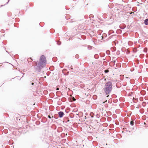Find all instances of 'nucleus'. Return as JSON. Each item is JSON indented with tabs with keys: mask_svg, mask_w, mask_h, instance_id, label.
Returning a JSON list of instances; mask_svg holds the SVG:
<instances>
[{
	"mask_svg": "<svg viewBox=\"0 0 148 148\" xmlns=\"http://www.w3.org/2000/svg\"><path fill=\"white\" fill-rule=\"evenodd\" d=\"M74 111H75V109H73L72 111V112H74Z\"/></svg>",
	"mask_w": 148,
	"mask_h": 148,
	"instance_id": "obj_46",
	"label": "nucleus"
},
{
	"mask_svg": "<svg viewBox=\"0 0 148 148\" xmlns=\"http://www.w3.org/2000/svg\"><path fill=\"white\" fill-rule=\"evenodd\" d=\"M75 116H76V117L77 118H78V117L80 118L82 116H80L78 114H75Z\"/></svg>",
	"mask_w": 148,
	"mask_h": 148,
	"instance_id": "obj_19",
	"label": "nucleus"
},
{
	"mask_svg": "<svg viewBox=\"0 0 148 148\" xmlns=\"http://www.w3.org/2000/svg\"><path fill=\"white\" fill-rule=\"evenodd\" d=\"M58 114L59 118H62L63 117L64 114L63 112L60 111L58 112Z\"/></svg>",
	"mask_w": 148,
	"mask_h": 148,
	"instance_id": "obj_5",
	"label": "nucleus"
},
{
	"mask_svg": "<svg viewBox=\"0 0 148 148\" xmlns=\"http://www.w3.org/2000/svg\"><path fill=\"white\" fill-rule=\"evenodd\" d=\"M9 1V0H8V1L7 2V3L6 4H5H5H7L8 3Z\"/></svg>",
	"mask_w": 148,
	"mask_h": 148,
	"instance_id": "obj_43",
	"label": "nucleus"
},
{
	"mask_svg": "<svg viewBox=\"0 0 148 148\" xmlns=\"http://www.w3.org/2000/svg\"><path fill=\"white\" fill-rule=\"evenodd\" d=\"M80 113H81L82 114H83L82 112H80Z\"/></svg>",
	"mask_w": 148,
	"mask_h": 148,
	"instance_id": "obj_52",
	"label": "nucleus"
},
{
	"mask_svg": "<svg viewBox=\"0 0 148 148\" xmlns=\"http://www.w3.org/2000/svg\"><path fill=\"white\" fill-rule=\"evenodd\" d=\"M103 116H105L107 117V116H108L107 115V113H106H106H104V114Z\"/></svg>",
	"mask_w": 148,
	"mask_h": 148,
	"instance_id": "obj_34",
	"label": "nucleus"
},
{
	"mask_svg": "<svg viewBox=\"0 0 148 148\" xmlns=\"http://www.w3.org/2000/svg\"><path fill=\"white\" fill-rule=\"evenodd\" d=\"M126 131L127 132H131V131H129L128 130H127Z\"/></svg>",
	"mask_w": 148,
	"mask_h": 148,
	"instance_id": "obj_40",
	"label": "nucleus"
},
{
	"mask_svg": "<svg viewBox=\"0 0 148 148\" xmlns=\"http://www.w3.org/2000/svg\"><path fill=\"white\" fill-rule=\"evenodd\" d=\"M79 56L78 55V54H76V55H75V58H77V59H78L79 58Z\"/></svg>",
	"mask_w": 148,
	"mask_h": 148,
	"instance_id": "obj_26",
	"label": "nucleus"
},
{
	"mask_svg": "<svg viewBox=\"0 0 148 148\" xmlns=\"http://www.w3.org/2000/svg\"><path fill=\"white\" fill-rule=\"evenodd\" d=\"M35 62L36 65L35 68L36 71L38 72H40L41 69L45 67L46 64V60L45 56L43 55H42L40 58L39 62Z\"/></svg>",
	"mask_w": 148,
	"mask_h": 148,
	"instance_id": "obj_1",
	"label": "nucleus"
},
{
	"mask_svg": "<svg viewBox=\"0 0 148 148\" xmlns=\"http://www.w3.org/2000/svg\"><path fill=\"white\" fill-rule=\"evenodd\" d=\"M130 124L132 126H133L134 125V121H131L130 122Z\"/></svg>",
	"mask_w": 148,
	"mask_h": 148,
	"instance_id": "obj_20",
	"label": "nucleus"
},
{
	"mask_svg": "<svg viewBox=\"0 0 148 148\" xmlns=\"http://www.w3.org/2000/svg\"><path fill=\"white\" fill-rule=\"evenodd\" d=\"M6 114L5 113H4V115H5V114Z\"/></svg>",
	"mask_w": 148,
	"mask_h": 148,
	"instance_id": "obj_60",
	"label": "nucleus"
},
{
	"mask_svg": "<svg viewBox=\"0 0 148 148\" xmlns=\"http://www.w3.org/2000/svg\"><path fill=\"white\" fill-rule=\"evenodd\" d=\"M49 114H50V115H51V116H52V115H53L52 113V112H50L49 113Z\"/></svg>",
	"mask_w": 148,
	"mask_h": 148,
	"instance_id": "obj_38",
	"label": "nucleus"
},
{
	"mask_svg": "<svg viewBox=\"0 0 148 148\" xmlns=\"http://www.w3.org/2000/svg\"><path fill=\"white\" fill-rule=\"evenodd\" d=\"M105 102H102V104H99V103H97L96 107L99 109L100 111H101V109L103 108H106L107 107V106H106L104 103Z\"/></svg>",
	"mask_w": 148,
	"mask_h": 148,
	"instance_id": "obj_3",
	"label": "nucleus"
},
{
	"mask_svg": "<svg viewBox=\"0 0 148 148\" xmlns=\"http://www.w3.org/2000/svg\"><path fill=\"white\" fill-rule=\"evenodd\" d=\"M32 85H34V83H32Z\"/></svg>",
	"mask_w": 148,
	"mask_h": 148,
	"instance_id": "obj_48",
	"label": "nucleus"
},
{
	"mask_svg": "<svg viewBox=\"0 0 148 148\" xmlns=\"http://www.w3.org/2000/svg\"><path fill=\"white\" fill-rule=\"evenodd\" d=\"M144 52H145L146 53L147 52V49L146 48H145L144 49Z\"/></svg>",
	"mask_w": 148,
	"mask_h": 148,
	"instance_id": "obj_33",
	"label": "nucleus"
},
{
	"mask_svg": "<svg viewBox=\"0 0 148 148\" xmlns=\"http://www.w3.org/2000/svg\"><path fill=\"white\" fill-rule=\"evenodd\" d=\"M8 116H9V115L8 114H7V116H5L6 117H8Z\"/></svg>",
	"mask_w": 148,
	"mask_h": 148,
	"instance_id": "obj_45",
	"label": "nucleus"
},
{
	"mask_svg": "<svg viewBox=\"0 0 148 148\" xmlns=\"http://www.w3.org/2000/svg\"><path fill=\"white\" fill-rule=\"evenodd\" d=\"M141 105L143 107H145L147 105V102H142Z\"/></svg>",
	"mask_w": 148,
	"mask_h": 148,
	"instance_id": "obj_14",
	"label": "nucleus"
},
{
	"mask_svg": "<svg viewBox=\"0 0 148 148\" xmlns=\"http://www.w3.org/2000/svg\"><path fill=\"white\" fill-rule=\"evenodd\" d=\"M84 118L85 119H86V118H87V117H86V116H84Z\"/></svg>",
	"mask_w": 148,
	"mask_h": 148,
	"instance_id": "obj_42",
	"label": "nucleus"
},
{
	"mask_svg": "<svg viewBox=\"0 0 148 148\" xmlns=\"http://www.w3.org/2000/svg\"><path fill=\"white\" fill-rule=\"evenodd\" d=\"M116 35H112L110 36L108 38V40H109L111 39L112 38H113L114 37V38H116Z\"/></svg>",
	"mask_w": 148,
	"mask_h": 148,
	"instance_id": "obj_11",
	"label": "nucleus"
},
{
	"mask_svg": "<svg viewBox=\"0 0 148 148\" xmlns=\"http://www.w3.org/2000/svg\"><path fill=\"white\" fill-rule=\"evenodd\" d=\"M144 124H145V123H144Z\"/></svg>",
	"mask_w": 148,
	"mask_h": 148,
	"instance_id": "obj_61",
	"label": "nucleus"
},
{
	"mask_svg": "<svg viewBox=\"0 0 148 148\" xmlns=\"http://www.w3.org/2000/svg\"><path fill=\"white\" fill-rule=\"evenodd\" d=\"M109 70L108 69L104 71V72L105 73H107L109 72Z\"/></svg>",
	"mask_w": 148,
	"mask_h": 148,
	"instance_id": "obj_27",
	"label": "nucleus"
},
{
	"mask_svg": "<svg viewBox=\"0 0 148 148\" xmlns=\"http://www.w3.org/2000/svg\"><path fill=\"white\" fill-rule=\"evenodd\" d=\"M120 111L119 109H117L115 111V112L116 114H119L120 113Z\"/></svg>",
	"mask_w": 148,
	"mask_h": 148,
	"instance_id": "obj_17",
	"label": "nucleus"
},
{
	"mask_svg": "<svg viewBox=\"0 0 148 148\" xmlns=\"http://www.w3.org/2000/svg\"><path fill=\"white\" fill-rule=\"evenodd\" d=\"M63 64V63H60V67H62V65Z\"/></svg>",
	"mask_w": 148,
	"mask_h": 148,
	"instance_id": "obj_31",
	"label": "nucleus"
},
{
	"mask_svg": "<svg viewBox=\"0 0 148 148\" xmlns=\"http://www.w3.org/2000/svg\"><path fill=\"white\" fill-rule=\"evenodd\" d=\"M112 87V82L108 81L105 83L104 90L106 95L109 94L111 92Z\"/></svg>",
	"mask_w": 148,
	"mask_h": 148,
	"instance_id": "obj_2",
	"label": "nucleus"
},
{
	"mask_svg": "<svg viewBox=\"0 0 148 148\" xmlns=\"http://www.w3.org/2000/svg\"><path fill=\"white\" fill-rule=\"evenodd\" d=\"M86 104H87L88 103H87V102H86Z\"/></svg>",
	"mask_w": 148,
	"mask_h": 148,
	"instance_id": "obj_63",
	"label": "nucleus"
},
{
	"mask_svg": "<svg viewBox=\"0 0 148 148\" xmlns=\"http://www.w3.org/2000/svg\"><path fill=\"white\" fill-rule=\"evenodd\" d=\"M49 104L50 103H49V102H47V103L45 102L43 104V108L46 110H47Z\"/></svg>",
	"mask_w": 148,
	"mask_h": 148,
	"instance_id": "obj_4",
	"label": "nucleus"
},
{
	"mask_svg": "<svg viewBox=\"0 0 148 148\" xmlns=\"http://www.w3.org/2000/svg\"><path fill=\"white\" fill-rule=\"evenodd\" d=\"M66 118V119L64 120L65 121V122L66 123H67L68 122H69L70 121L69 119L68 118Z\"/></svg>",
	"mask_w": 148,
	"mask_h": 148,
	"instance_id": "obj_16",
	"label": "nucleus"
},
{
	"mask_svg": "<svg viewBox=\"0 0 148 148\" xmlns=\"http://www.w3.org/2000/svg\"><path fill=\"white\" fill-rule=\"evenodd\" d=\"M146 57H147L148 58V54H147V55H146Z\"/></svg>",
	"mask_w": 148,
	"mask_h": 148,
	"instance_id": "obj_44",
	"label": "nucleus"
},
{
	"mask_svg": "<svg viewBox=\"0 0 148 148\" xmlns=\"http://www.w3.org/2000/svg\"><path fill=\"white\" fill-rule=\"evenodd\" d=\"M140 113H141V114H143V113L144 111H140Z\"/></svg>",
	"mask_w": 148,
	"mask_h": 148,
	"instance_id": "obj_37",
	"label": "nucleus"
},
{
	"mask_svg": "<svg viewBox=\"0 0 148 148\" xmlns=\"http://www.w3.org/2000/svg\"><path fill=\"white\" fill-rule=\"evenodd\" d=\"M51 117L53 118L56 119H58L59 118V116L58 114H55L54 116L52 115Z\"/></svg>",
	"mask_w": 148,
	"mask_h": 148,
	"instance_id": "obj_8",
	"label": "nucleus"
},
{
	"mask_svg": "<svg viewBox=\"0 0 148 148\" xmlns=\"http://www.w3.org/2000/svg\"><path fill=\"white\" fill-rule=\"evenodd\" d=\"M72 99L73 101H75L76 100V99L74 97H72Z\"/></svg>",
	"mask_w": 148,
	"mask_h": 148,
	"instance_id": "obj_29",
	"label": "nucleus"
},
{
	"mask_svg": "<svg viewBox=\"0 0 148 148\" xmlns=\"http://www.w3.org/2000/svg\"><path fill=\"white\" fill-rule=\"evenodd\" d=\"M69 110H67L66 109L65 110V112L66 113H68L69 112Z\"/></svg>",
	"mask_w": 148,
	"mask_h": 148,
	"instance_id": "obj_30",
	"label": "nucleus"
},
{
	"mask_svg": "<svg viewBox=\"0 0 148 148\" xmlns=\"http://www.w3.org/2000/svg\"><path fill=\"white\" fill-rule=\"evenodd\" d=\"M108 103H112V102H108Z\"/></svg>",
	"mask_w": 148,
	"mask_h": 148,
	"instance_id": "obj_54",
	"label": "nucleus"
},
{
	"mask_svg": "<svg viewBox=\"0 0 148 148\" xmlns=\"http://www.w3.org/2000/svg\"><path fill=\"white\" fill-rule=\"evenodd\" d=\"M125 106L124 103L123 102H121L119 104V106L121 108H123Z\"/></svg>",
	"mask_w": 148,
	"mask_h": 148,
	"instance_id": "obj_10",
	"label": "nucleus"
},
{
	"mask_svg": "<svg viewBox=\"0 0 148 148\" xmlns=\"http://www.w3.org/2000/svg\"><path fill=\"white\" fill-rule=\"evenodd\" d=\"M59 103L60 102H57V104L59 106H60L61 105L62 103Z\"/></svg>",
	"mask_w": 148,
	"mask_h": 148,
	"instance_id": "obj_36",
	"label": "nucleus"
},
{
	"mask_svg": "<svg viewBox=\"0 0 148 148\" xmlns=\"http://www.w3.org/2000/svg\"><path fill=\"white\" fill-rule=\"evenodd\" d=\"M106 113H107V115L108 116H110L112 114L111 112H106Z\"/></svg>",
	"mask_w": 148,
	"mask_h": 148,
	"instance_id": "obj_15",
	"label": "nucleus"
},
{
	"mask_svg": "<svg viewBox=\"0 0 148 148\" xmlns=\"http://www.w3.org/2000/svg\"><path fill=\"white\" fill-rule=\"evenodd\" d=\"M61 109L62 110H63L65 108V106H61Z\"/></svg>",
	"mask_w": 148,
	"mask_h": 148,
	"instance_id": "obj_25",
	"label": "nucleus"
},
{
	"mask_svg": "<svg viewBox=\"0 0 148 148\" xmlns=\"http://www.w3.org/2000/svg\"><path fill=\"white\" fill-rule=\"evenodd\" d=\"M104 108H103L101 109V111L99 110H98V111L99 112H101V114H102L103 115V114L104 112ZM106 111V110H105L104 111Z\"/></svg>",
	"mask_w": 148,
	"mask_h": 148,
	"instance_id": "obj_12",
	"label": "nucleus"
},
{
	"mask_svg": "<svg viewBox=\"0 0 148 148\" xmlns=\"http://www.w3.org/2000/svg\"><path fill=\"white\" fill-rule=\"evenodd\" d=\"M128 116V117H130V116Z\"/></svg>",
	"mask_w": 148,
	"mask_h": 148,
	"instance_id": "obj_62",
	"label": "nucleus"
},
{
	"mask_svg": "<svg viewBox=\"0 0 148 148\" xmlns=\"http://www.w3.org/2000/svg\"><path fill=\"white\" fill-rule=\"evenodd\" d=\"M125 112H127V110H125Z\"/></svg>",
	"mask_w": 148,
	"mask_h": 148,
	"instance_id": "obj_49",
	"label": "nucleus"
},
{
	"mask_svg": "<svg viewBox=\"0 0 148 148\" xmlns=\"http://www.w3.org/2000/svg\"><path fill=\"white\" fill-rule=\"evenodd\" d=\"M144 23L146 25H148V18L145 20Z\"/></svg>",
	"mask_w": 148,
	"mask_h": 148,
	"instance_id": "obj_13",
	"label": "nucleus"
},
{
	"mask_svg": "<svg viewBox=\"0 0 148 148\" xmlns=\"http://www.w3.org/2000/svg\"><path fill=\"white\" fill-rule=\"evenodd\" d=\"M70 106L72 108H73L76 107V106L75 104H71Z\"/></svg>",
	"mask_w": 148,
	"mask_h": 148,
	"instance_id": "obj_22",
	"label": "nucleus"
},
{
	"mask_svg": "<svg viewBox=\"0 0 148 148\" xmlns=\"http://www.w3.org/2000/svg\"><path fill=\"white\" fill-rule=\"evenodd\" d=\"M113 118H114V119H116V117H113Z\"/></svg>",
	"mask_w": 148,
	"mask_h": 148,
	"instance_id": "obj_55",
	"label": "nucleus"
},
{
	"mask_svg": "<svg viewBox=\"0 0 148 148\" xmlns=\"http://www.w3.org/2000/svg\"><path fill=\"white\" fill-rule=\"evenodd\" d=\"M36 103V102H35L34 103V105H35V104Z\"/></svg>",
	"mask_w": 148,
	"mask_h": 148,
	"instance_id": "obj_57",
	"label": "nucleus"
},
{
	"mask_svg": "<svg viewBox=\"0 0 148 148\" xmlns=\"http://www.w3.org/2000/svg\"><path fill=\"white\" fill-rule=\"evenodd\" d=\"M104 102H107V100L105 101Z\"/></svg>",
	"mask_w": 148,
	"mask_h": 148,
	"instance_id": "obj_53",
	"label": "nucleus"
},
{
	"mask_svg": "<svg viewBox=\"0 0 148 148\" xmlns=\"http://www.w3.org/2000/svg\"><path fill=\"white\" fill-rule=\"evenodd\" d=\"M141 107V105L140 104H139L138 106H137V107H136V108H140Z\"/></svg>",
	"mask_w": 148,
	"mask_h": 148,
	"instance_id": "obj_23",
	"label": "nucleus"
},
{
	"mask_svg": "<svg viewBox=\"0 0 148 148\" xmlns=\"http://www.w3.org/2000/svg\"><path fill=\"white\" fill-rule=\"evenodd\" d=\"M100 148H104L103 147H101Z\"/></svg>",
	"mask_w": 148,
	"mask_h": 148,
	"instance_id": "obj_56",
	"label": "nucleus"
},
{
	"mask_svg": "<svg viewBox=\"0 0 148 148\" xmlns=\"http://www.w3.org/2000/svg\"><path fill=\"white\" fill-rule=\"evenodd\" d=\"M47 121V119L45 117H43L41 121L43 123H46Z\"/></svg>",
	"mask_w": 148,
	"mask_h": 148,
	"instance_id": "obj_9",
	"label": "nucleus"
},
{
	"mask_svg": "<svg viewBox=\"0 0 148 148\" xmlns=\"http://www.w3.org/2000/svg\"><path fill=\"white\" fill-rule=\"evenodd\" d=\"M84 112H86V110H84Z\"/></svg>",
	"mask_w": 148,
	"mask_h": 148,
	"instance_id": "obj_51",
	"label": "nucleus"
},
{
	"mask_svg": "<svg viewBox=\"0 0 148 148\" xmlns=\"http://www.w3.org/2000/svg\"><path fill=\"white\" fill-rule=\"evenodd\" d=\"M75 116V114L72 112L70 113L69 114V116L71 118H73Z\"/></svg>",
	"mask_w": 148,
	"mask_h": 148,
	"instance_id": "obj_7",
	"label": "nucleus"
},
{
	"mask_svg": "<svg viewBox=\"0 0 148 148\" xmlns=\"http://www.w3.org/2000/svg\"><path fill=\"white\" fill-rule=\"evenodd\" d=\"M110 35V34H109V35Z\"/></svg>",
	"mask_w": 148,
	"mask_h": 148,
	"instance_id": "obj_59",
	"label": "nucleus"
},
{
	"mask_svg": "<svg viewBox=\"0 0 148 148\" xmlns=\"http://www.w3.org/2000/svg\"><path fill=\"white\" fill-rule=\"evenodd\" d=\"M85 115H88V114L87 112H86V113H85Z\"/></svg>",
	"mask_w": 148,
	"mask_h": 148,
	"instance_id": "obj_41",
	"label": "nucleus"
},
{
	"mask_svg": "<svg viewBox=\"0 0 148 148\" xmlns=\"http://www.w3.org/2000/svg\"><path fill=\"white\" fill-rule=\"evenodd\" d=\"M147 103H148V102H147Z\"/></svg>",
	"mask_w": 148,
	"mask_h": 148,
	"instance_id": "obj_64",
	"label": "nucleus"
},
{
	"mask_svg": "<svg viewBox=\"0 0 148 148\" xmlns=\"http://www.w3.org/2000/svg\"><path fill=\"white\" fill-rule=\"evenodd\" d=\"M40 124V122L39 121H36V124L37 125H39Z\"/></svg>",
	"mask_w": 148,
	"mask_h": 148,
	"instance_id": "obj_21",
	"label": "nucleus"
},
{
	"mask_svg": "<svg viewBox=\"0 0 148 148\" xmlns=\"http://www.w3.org/2000/svg\"><path fill=\"white\" fill-rule=\"evenodd\" d=\"M57 44L58 45H60L61 44V42H60L59 43H58V42H57Z\"/></svg>",
	"mask_w": 148,
	"mask_h": 148,
	"instance_id": "obj_35",
	"label": "nucleus"
},
{
	"mask_svg": "<svg viewBox=\"0 0 148 148\" xmlns=\"http://www.w3.org/2000/svg\"><path fill=\"white\" fill-rule=\"evenodd\" d=\"M101 37L102 38V39H103V36H101Z\"/></svg>",
	"mask_w": 148,
	"mask_h": 148,
	"instance_id": "obj_50",
	"label": "nucleus"
},
{
	"mask_svg": "<svg viewBox=\"0 0 148 148\" xmlns=\"http://www.w3.org/2000/svg\"><path fill=\"white\" fill-rule=\"evenodd\" d=\"M54 109V107L52 105L50 106L49 107V110L51 111H53Z\"/></svg>",
	"mask_w": 148,
	"mask_h": 148,
	"instance_id": "obj_6",
	"label": "nucleus"
},
{
	"mask_svg": "<svg viewBox=\"0 0 148 148\" xmlns=\"http://www.w3.org/2000/svg\"><path fill=\"white\" fill-rule=\"evenodd\" d=\"M3 6V5H1V7H2V6Z\"/></svg>",
	"mask_w": 148,
	"mask_h": 148,
	"instance_id": "obj_58",
	"label": "nucleus"
},
{
	"mask_svg": "<svg viewBox=\"0 0 148 148\" xmlns=\"http://www.w3.org/2000/svg\"><path fill=\"white\" fill-rule=\"evenodd\" d=\"M77 110H75V111H74V112H77Z\"/></svg>",
	"mask_w": 148,
	"mask_h": 148,
	"instance_id": "obj_39",
	"label": "nucleus"
},
{
	"mask_svg": "<svg viewBox=\"0 0 148 148\" xmlns=\"http://www.w3.org/2000/svg\"><path fill=\"white\" fill-rule=\"evenodd\" d=\"M128 103H129V102H127ZM125 106L127 107H128L129 106V103H127L126 104H125Z\"/></svg>",
	"mask_w": 148,
	"mask_h": 148,
	"instance_id": "obj_32",
	"label": "nucleus"
},
{
	"mask_svg": "<svg viewBox=\"0 0 148 148\" xmlns=\"http://www.w3.org/2000/svg\"><path fill=\"white\" fill-rule=\"evenodd\" d=\"M90 115V116L91 117L93 118L94 117V116L93 115V113H91Z\"/></svg>",
	"mask_w": 148,
	"mask_h": 148,
	"instance_id": "obj_24",
	"label": "nucleus"
},
{
	"mask_svg": "<svg viewBox=\"0 0 148 148\" xmlns=\"http://www.w3.org/2000/svg\"><path fill=\"white\" fill-rule=\"evenodd\" d=\"M46 114H48V112H47L46 111Z\"/></svg>",
	"mask_w": 148,
	"mask_h": 148,
	"instance_id": "obj_47",
	"label": "nucleus"
},
{
	"mask_svg": "<svg viewBox=\"0 0 148 148\" xmlns=\"http://www.w3.org/2000/svg\"><path fill=\"white\" fill-rule=\"evenodd\" d=\"M94 57L95 58L97 59L98 58H99V56L98 54H95L94 56Z\"/></svg>",
	"mask_w": 148,
	"mask_h": 148,
	"instance_id": "obj_18",
	"label": "nucleus"
},
{
	"mask_svg": "<svg viewBox=\"0 0 148 148\" xmlns=\"http://www.w3.org/2000/svg\"><path fill=\"white\" fill-rule=\"evenodd\" d=\"M48 118H49L50 119H51V118H53V117H51V116L50 115V114H49L48 116Z\"/></svg>",
	"mask_w": 148,
	"mask_h": 148,
	"instance_id": "obj_28",
	"label": "nucleus"
}]
</instances>
